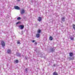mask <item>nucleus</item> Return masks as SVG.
Listing matches in <instances>:
<instances>
[{
    "instance_id": "6ab92c4d",
    "label": "nucleus",
    "mask_w": 75,
    "mask_h": 75,
    "mask_svg": "<svg viewBox=\"0 0 75 75\" xmlns=\"http://www.w3.org/2000/svg\"><path fill=\"white\" fill-rule=\"evenodd\" d=\"M54 51V50H53V49H51L52 52H53V51Z\"/></svg>"
},
{
    "instance_id": "aec40b11",
    "label": "nucleus",
    "mask_w": 75,
    "mask_h": 75,
    "mask_svg": "<svg viewBox=\"0 0 75 75\" xmlns=\"http://www.w3.org/2000/svg\"><path fill=\"white\" fill-rule=\"evenodd\" d=\"M17 56H20V54H17Z\"/></svg>"
},
{
    "instance_id": "20e7f679",
    "label": "nucleus",
    "mask_w": 75,
    "mask_h": 75,
    "mask_svg": "<svg viewBox=\"0 0 75 75\" xmlns=\"http://www.w3.org/2000/svg\"><path fill=\"white\" fill-rule=\"evenodd\" d=\"M25 11L24 9H22L21 10V14H23L24 13Z\"/></svg>"
},
{
    "instance_id": "9b49d317",
    "label": "nucleus",
    "mask_w": 75,
    "mask_h": 75,
    "mask_svg": "<svg viewBox=\"0 0 75 75\" xmlns=\"http://www.w3.org/2000/svg\"><path fill=\"white\" fill-rule=\"evenodd\" d=\"M41 33V30H38V34H40Z\"/></svg>"
},
{
    "instance_id": "f03ea898",
    "label": "nucleus",
    "mask_w": 75,
    "mask_h": 75,
    "mask_svg": "<svg viewBox=\"0 0 75 75\" xmlns=\"http://www.w3.org/2000/svg\"><path fill=\"white\" fill-rule=\"evenodd\" d=\"M19 28L21 30H23L24 28V26L23 25H21L18 26Z\"/></svg>"
},
{
    "instance_id": "b1692460",
    "label": "nucleus",
    "mask_w": 75,
    "mask_h": 75,
    "mask_svg": "<svg viewBox=\"0 0 75 75\" xmlns=\"http://www.w3.org/2000/svg\"><path fill=\"white\" fill-rule=\"evenodd\" d=\"M27 69H25V71H27Z\"/></svg>"
},
{
    "instance_id": "f257e3e1",
    "label": "nucleus",
    "mask_w": 75,
    "mask_h": 75,
    "mask_svg": "<svg viewBox=\"0 0 75 75\" xmlns=\"http://www.w3.org/2000/svg\"><path fill=\"white\" fill-rule=\"evenodd\" d=\"M1 45L3 48L5 47V43H4V41H2L1 42Z\"/></svg>"
},
{
    "instance_id": "4be33fe9",
    "label": "nucleus",
    "mask_w": 75,
    "mask_h": 75,
    "mask_svg": "<svg viewBox=\"0 0 75 75\" xmlns=\"http://www.w3.org/2000/svg\"><path fill=\"white\" fill-rule=\"evenodd\" d=\"M35 45H37V42H36L35 43Z\"/></svg>"
},
{
    "instance_id": "2eb2a0df",
    "label": "nucleus",
    "mask_w": 75,
    "mask_h": 75,
    "mask_svg": "<svg viewBox=\"0 0 75 75\" xmlns=\"http://www.w3.org/2000/svg\"><path fill=\"white\" fill-rule=\"evenodd\" d=\"M62 21H64V20H65V18H62Z\"/></svg>"
},
{
    "instance_id": "4468645a",
    "label": "nucleus",
    "mask_w": 75,
    "mask_h": 75,
    "mask_svg": "<svg viewBox=\"0 0 75 75\" xmlns=\"http://www.w3.org/2000/svg\"><path fill=\"white\" fill-rule=\"evenodd\" d=\"M20 19H21L20 17H18L17 18V20H20Z\"/></svg>"
},
{
    "instance_id": "dca6fc26",
    "label": "nucleus",
    "mask_w": 75,
    "mask_h": 75,
    "mask_svg": "<svg viewBox=\"0 0 75 75\" xmlns=\"http://www.w3.org/2000/svg\"><path fill=\"white\" fill-rule=\"evenodd\" d=\"M70 39H71V40H74V38L71 37H70Z\"/></svg>"
},
{
    "instance_id": "f8f14e48",
    "label": "nucleus",
    "mask_w": 75,
    "mask_h": 75,
    "mask_svg": "<svg viewBox=\"0 0 75 75\" xmlns=\"http://www.w3.org/2000/svg\"><path fill=\"white\" fill-rule=\"evenodd\" d=\"M21 23V22L20 21H19L16 24V25H17V24H20Z\"/></svg>"
},
{
    "instance_id": "7ed1b4c3",
    "label": "nucleus",
    "mask_w": 75,
    "mask_h": 75,
    "mask_svg": "<svg viewBox=\"0 0 75 75\" xmlns=\"http://www.w3.org/2000/svg\"><path fill=\"white\" fill-rule=\"evenodd\" d=\"M7 53L8 54H11V50H8L7 51Z\"/></svg>"
},
{
    "instance_id": "6e6552de",
    "label": "nucleus",
    "mask_w": 75,
    "mask_h": 75,
    "mask_svg": "<svg viewBox=\"0 0 75 75\" xmlns=\"http://www.w3.org/2000/svg\"><path fill=\"white\" fill-rule=\"evenodd\" d=\"M69 54L70 57H72L73 55V53L71 52Z\"/></svg>"
},
{
    "instance_id": "f3484780",
    "label": "nucleus",
    "mask_w": 75,
    "mask_h": 75,
    "mask_svg": "<svg viewBox=\"0 0 75 75\" xmlns=\"http://www.w3.org/2000/svg\"><path fill=\"white\" fill-rule=\"evenodd\" d=\"M17 43L18 44H20V42L19 41H18L17 42Z\"/></svg>"
},
{
    "instance_id": "1a4fd4ad",
    "label": "nucleus",
    "mask_w": 75,
    "mask_h": 75,
    "mask_svg": "<svg viewBox=\"0 0 75 75\" xmlns=\"http://www.w3.org/2000/svg\"><path fill=\"white\" fill-rule=\"evenodd\" d=\"M52 39H53V38L52 37H50L49 38V40H50L51 41V40H52Z\"/></svg>"
},
{
    "instance_id": "39448f33",
    "label": "nucleus",
    "mask_w": 75,
    "mask_h": 75,
    "mask_svg": "<svg viewBox=\"0 0 75 75\" xmlns=\"http://www.w3.org/2000/svg\"><path fill=\"white\" fill-rule=\"evenodd\" d=\"M15 8L16 10H19L20 8L18 6H15Z\"/></svg>"
},
{
    "instance_id": "a211bd4d",
    "label": "nucleus",
    "mask_w": 75,
    "mask_h": 75,
    "mask_svg": "<svg viewBox=\"0 0 75 75\" xmlns=\"http://www.w3.org/2000/svg\"><path fill=\"white\" fill-rule=\"evenodd\" d=\"M15 62L16 63H18V60H16L15 61Z\"/></svg>"
},
{
    "instance_id": "412c9836",
    "label": "nucleus",
    "mask_w": 75,
    "mask_h": 75,
    "mask_svg": "<svg viewBox=\"0 0 75 75\" xmlns=\"http://www.w3.org/2000/svg\"><path fill=\"white\" fill-rule=\"evenodd\" d=\"M35 41V40H33L32 41V42H34Z\"/></svg>"
},
{
    "instance_id": "0eeeda50",
    "label": "nucleus",
    "mask_w": 75,
    "mask_h": 75,
    "mask_svg": "<svg viewBox=\"0 0 75 75\" xmlns=\"http://www.w3.org/2000/svg\"><path fill=\"white\" fill-rule=\"evenodd\" d=\"M38 20L39 21H41L42 20V18L41 17H39Z\"/></svg>"
},
{
    "instance_id": "9d476101",
    "label": "nucleus",
    "mask_w": 75,
    "mask_h": 75,
    "mask_svg": "<svg viewBox=\"0 0 75 75\" xmlns=\"http://www.w3.org/2000/svg\"><path fill=\"white\" fill-rule=\"evenodd\" d=\"M53 75H58V74L56 72H54L53 74Z\"/></svg>"
},
{
    "instance_id": "ddd939ff",
    "label": "nucleus",
    "mask_w": 75,
    "mask_h": 75,
    "mask_svg": "<svg viewBox=\"0 0 75 75\" xmlns=\"http://www.w3.org/2000/svg\"><path fill=\"white\" fill-rule=\"evenodd\" d=\"M73 27L74 30H75V25H73Z\"/></svg>"
},
{
    "instance_id": "423d86ee",
    "label": "nucleus",
    "mask_w": 75,
    "mask_h": 75,
    "mask_svg": "<svg viewBox=\"0 0 75 75\" xmlns=\"http://www.w3.org/2000/svg\"><path fill=\"white\" fill-rule=\"evenodd\" d=\"M36 36L37 38H38L39 37H40V34L38 33L36 34Z\"/></svg>"
},
{
    "instance_id": "5701e85b",
    "label": "nucleus",
    "mask_w": 75,
    "mask_h": 75,
    "mask_svg": "<svg viewBox=\"0 0 75 75\" xmlns=\"http://www.w3.org/2000/svg\"><path fill=\"white\" fill-rule=\"evenodd\" d=\"M20 0H18V1H20Z\"/></svg>"
}]
</instances>
